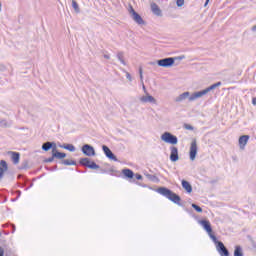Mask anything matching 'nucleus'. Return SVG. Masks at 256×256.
I'll return each instance as SVG.
<instances>
[{"instance_id":"nucleus-28","label":"nucleus","mask_w":256,"mask_h":256,"mask_svg":"<svg viewBox=\"0 0 256 256\" xmlns=\"http://www.w3.org/2000/svg\"><path fill=\"white\" fill-rule=\"evenodd\" d=\"M157 193H173L169 188L160 187L156 189Z\"/></svg>"},{"instance_id":"nucleus-34","label":"nucleus","mask_w":256,"mask_h":256,"mask_svg":"<svg viewBox=\"0 0 256 256\" xmlns=\"http://www.w3.org/2000/svg\"><path fill=\"white\" fill-rule=\"evenodd\" d=\"M176 5L177 7H183V5H185V0H177Z\"/></svg>"},{"instance_id":"nucleus-26","label":"nucleus","mask_w":256,"mask_h":256,"mask_svg":"<svg viewBox=\"0 0 256 256\" xmlns=\"http://www.w3.org/2000/svg\"><path fill=\"white\" fill-rule=\"evenodd\" d=\"M62 165H77V162L75 160H69V159H65L61 161Z\"/></svg>"},{"instance_id":"nucleus-43","label":"nucleus","mask_w":256,"mask_h":256,"mask_svg":"<svg viewBox=\"0 0 256 256\" xmlns=\"http://www.w3.org/2000/svg\"><path fill=\"white\" fill-rule=\"evenodd\" d=\"M252 105H256V98H252Z\"/></svg>"},{"instance_id":"nucleus-45","label":"nucleus","mask_w":256,"mask_h":256,"mask_svg":"<svg viewBox=\"0 0 256 256\" xmlns=\"http://www.w3.org/2000/svg\"><path fill=\"white\" fill-rule=\"evenodd\" d=\"M142 85H143V90L146 91L145 84H142Z\"/></svg>"},{"instance_id":"nucleus-15","label":"nucleus","mask_w":256,"mask_h":256,"mask_svg":"<svg viewBox=\"0 0 256 256\" xmlns=\"http://www.w3.org/2000/svg\"><path fill=\"white\" fill-rule=\"evenodd\" d=\"M151 11L154 15H157V17L163 16V12L161 11V8H159V5H157V3L151 4Z\"/></svg>"},{"instance_id":"nucleus-22","label":"nucleus","mask_w":256,"mask_h":256,"mask_svg":"<svg viewBox=\"0 0 256 256\" xmlns=\"http://www.w3.org/2000/svg\"><path fill=\"white\" fill-rule=\"evenodd\" d=\"M61 149H66L67 151H70L71 153L75 152V146L73 144H64L60 145Z\"/></svg>"},{"instance_id":"nucleus-20","label":"nucleus","mask_w":256,"mask_h":256,"mask_svg":"<svg viewBox=\"0 0 256 256\" xmlns=\"http://www.w3.org/2000/svg\"><path fill=\"white\" fill-rule=\"evenodd\" d=\"M182 187L187 191L188 193H193V186H191V183L187 180H182Z\"/></svg>"},{"instance_id":"nucleus-33","label":"nucleus","mask_w":256,"mask_h":256,"mask_svg":"<svg viewBox=\"0 0 256 256\" xmlns=\"http://www.w3.org/2000/svg\"><path fill=\"white\" fill-rule=\"evenodd\" d=\"M12 123L7 122V120H1L0 121V127H9Z\"/></svg>"},{"instance_id":"nucleus-23","label":"nucleus","mask_w":256,"mask_h":256,"mask_svg":"<svg viewBox=\"0 0 256 256\" xmlns=\"http://www.w3.org/2000/svg\"><path fill=\"white\" fill-rule=\"evenodd\" d=\"M117 59L120 61V63H122V65H127V62H125V53L118 52Z\"/></svg>"},{"instance_id":"nucleus-46","label":"nucleus","mask_w":256,"mask_h":256,"mask_svg":"<svg viewBox=\"0 0 256 256\" xmlns=\"http://www.w3.org/2000/svg\"><path fill=\"white\" fill-rule=\"evenodd\" d=\"M16 193H21V190H17Z\"/></svg>"},{"instance_id":"nucleus-1","label":"nucleus","mask_w":256,"mask_h":256,"mask_svg":"<svg viewBox=\"0 0 256 256\" xmlns=\"http://www.w3.org/2000/svg\"><path fill=\"white\" fill-rule=\"evenodd\" d=\"M185 59V56H178V57H168V58H163L160 60H157V65L159 67H173L175 65V61H183Z\"/></svg>"},{"instance_id":"nucleus-40","label":"nucleus","mask_w":256,"mask_h":256,"mask_svg":"<svg viewBox=\"0 0 256 256\" xmlns=\"http://www.w3.org/2000/svg\"><path fill=\"white\" fill-rule=\"evenodd\" d=\"M0 256H5V249L0 246Z\"/></svg>"},{"instance_id":"nucleus-4","label":"nucleus","mask_w":256,"mask_h":256,"mask_svg":"<svg viewBox=\"0 0 256 256\" xmlns=\"http://www.w3.org/2000/svg\"><path fill=\"white\" fill-rule=\"evenodd\" d=\"M161 139L162 141H164V143H169L170 145H177V143L179 142L177 136L173 135L170 132H164L161 135Z\"/></svg>"},{"instance_id":"nucleus-8","label":"nucleus","mask_w":256,"mask_h":256,"mask_svg":"<svg viewBox=\"0 0 256 256\" xmlns=\"http://www.w3.org/2000/svg\"><path fill=\"white\" fill-rule=\"evenodd\" d=\"M216 250L218 251L220 256H229V250L227 247H225V244L223 242H218V245H216Z\"/></svg>"},{"instance_id":"nucleus-2","label":"nucleus","mask_w":256,"mask_h":256,"mask_svg":"<svg viewBox=\"0 0 256 256\" xmlns=\"http://www.w3.org/2000/svg\"><path fill=\"white\" fill-rule=\"evenodd\" d=\"M214 89H217V86L215 84H212L211 86H209L208 88H206L204 90L194 92L189 97V101H195V99H199V98L203 97V95H207V93H209L210 91H213Z\"/></svg>"},{"instance_id":"nucleus-32","label":"nucleus","mask_w":256,"mask_h":256,"mask_svg":"<svg viewBox=\"0 0 256 256\" xmlns=\"http://www.w3.org/2000/svg\"><path fill=\"white\" fill-rule=\"evenodd\" d=\"M147 179H149L150 181H159V178H157V176L155 175H151V174H146Z\"/></svg>"},{"instance_id":"nucleus-48","label":"nucleus","mask_w":256,"mask_h":256,"mask_svg":"<svg viewBox=\"0 0 256 256\" xmlns=\"http://www.w3.org/2000/svg\"><path fill=\"white\" fill-rule=\"evenodd\" d=\"M0 11H1V2H0Z\"/></svg>"},{"instance_id":"nucleus-35","label":"nucleus","mask_w":256,"mask_h":256,"mask_svg":"<svg viewBox=\"0 0 256 256\" xmlns=\"http://www.w3.org/2000/svg\"><path fill=\"white\" fill-rule=\"evenodd\" d=\"M184 129H187V131H193V126L190 124H184Z\"/></svg>"},{"instance_id":"nucleus-5","label":"nucleus","mask_w":256,"mask_h":256,"mask_svg":"<svg viewBox=\"0 0 256 256\" xmlns=\"http://www.w3.org/2000/svg\"><path fill=\"white\" fill-rule=\"evenodd\" d=\"M166 199H169L172 201V203H175L176 205H179L180 207L183 205L181 204V197L175 193H162Z\"/></svg>"},{"instance_id":"nucleus-41","label":"nucleus","mask_w":256,"mask_h":256,"mask_svg":"<svg viewBox=\"0 0 256 256\" xmlns=\"http://www.w3.org/2000/svg\"><path fill=\"white\" fill-rule=\"evenodd\" d=\"M104 59H111V56H109V54H104Z\"/></svg>"},{"instance_id":"nucleus-13","label":"nucleus","mask_w":256,"mask_h":256,"mask_svg":"<svg viewBox=\"0 0 256 256\" xmlns=\"http://www.w3.org/2000/svg\"><path fill=\"white\" fill-rule=\"evenodd\" d=\"M199 223L207 233H213V228L211 227V222H209V220H200Z\"/></svg>"},{"instance_id":"nucleus-10","label":"nucleus","mask_w":256,"mask_h":256,"mask_svg":"<svg viewBox=\"0 0 256 256\" xmlns=\"http://www.w3.org/2000/svg\"><path fill=\"white\" fill-rule=\"evenodd\" d=\"M102 151L104 152V155H106L108 159H111V161H117V156L113 154V151H111V149L107 147V145L102 146Z\"/></svg>"},{"instance_id":"nucleus-12","label":"nucleus","mask_w":256,"mask_h":256,"mask_svg":"<svg viewBox=\"0 0 256 256\" xmlns=\"http://www.w3.org/2000/svg\"><path fill=\"white\" fill-rule=\"evenodd\" d=\"M141 103H152L153 105H157V99L155 97L147 94L146 96H142L140 98Z\"/></svg>"},{"instance_id":"nucleus-44","label":"nucleus","mask_w":256,"mask_h":256,"mask_svg":"<svg viewBox=\"0 0 256 256\" xmlns=\"http://www.w3.org/2000/svg\"><path fill=\"white\" fill-rule=\"evenodd\" d=\"M208 3H209V0H206L204 7H207Z\"/></svg>"},{"instance_id":"nucleus-47","label":"nucleus","mask_w":256,"mask_h":256,"mask_svg":"<svg viewBox=\"0 0 256 256\" xmlns=\"http://www.w3.org/2000/svg\"><path fill=\"white\" fill-rule=\"evenodd\" d=\"M150 65H155V63L152 62V63H150Z\"/></svg>"},{"instance_id":"nucleus-42","label":"nucleus","mask_w":256,"mask_h":256,"mask_svg":"<svg viewBox=\"0 0 256 256\" xmlns=\"http://www.w3.org/2000/svg\"><path fill=\"white\" fill-rule=\"evenodd\" d=\"M216 87H221L222 83L221 82H217L214 84Z\"/></svg>"},{"instance_id":"nucleus-16","label":"nucleus","mask_w":256,"mask_h":256,"mask_svg":"<svg viewBox=\"0 0 256 256\" xmlns=\"http://www.w3.org/2000/svg\"><path fill=\"white\" fill-rule=\"evenodd\" d=\"M249 135H242L240 136L238 142H239V146L240 149H245V145H247V143H249Z\"/></svg>"},{"instance_id":"nucleus-29","label":"nucleus","mask_w":256,"mask_h":256,"mask_svg":"<svg viewBox=\"0 0 256 256\" xmlns=\"http://www.w3.org/2000/svg\"><path fill=\"white\" fill-rule=\"evenodd\" d=\"M72 7L76 13H80L81 9L79 8V4L77 3V1L72 0Z\"/></svg>"},{"instance_id":"nucleus-9","label":"nucleus","mask_w":256,"mask_h":256,"mask_svg":"<svg viewBox=\"0 0 256 256\" xmlns=\"http://www.w3.org/2000/svg\"><path fill=\"white\" fill-rule=\"evenodd\" d=\"M190 160L195 161V158L197 157V140H193L190 146Z\"/></svg>"},{"instance_id":"nucleus-18","label":"nucleus","mask_w":256,"mask_h":256,"mask_svg":"<svg viewBox=\"0 0 256 256\" xmlns=\"http://www.w3.org/2000/svg\"><path fill=\"white\" fill-rule=\"evenodd\" d=\"M122 173H123L124 177H126V179H133V177H135V173L133 172V170H131L129 168L123 169Z\"/></svg>"},{"instance_id":"nucleus-38","label":"nucleus","mask_w":256,"mask_h":256,"mask_svg":"<svg viewBox=\"0 0 256 256\" xmlns=\"http://www.w3.org/2000/svg\"><path fill=\"white\" fill-rule=\"evenodd\" d=\"M135 179H137V181H141V179H143V176L141 174H134Z\"/></svg>"},{"instance_id":"nucleus-14","label":"nucleus","mask_w":256,"mask_h":256,"mask_svg":"<svg viewBox=\"0 0 256 256\" xmlns=\"http://www.w3.org/2000/svg\"><path fill=\"white\" fill-rule=\"evenodd\" d=\"M9 166L7 165V161L1 160L0 161V181L3 179V176L5 175V171H8Z\"/></svg>"},{"instance_id":"nucleus-36","label":"nucleus","mask_w":256,"mask_h":256,"mask_svg":"<svg viewBox=\"0 0 256 256\" xmlns=\"http://www.w3.org/2000/svg\"><path fill=\"white\" fill-rule=\"evenodd\" d=\"M139 75H140L141 83L143 85V68L142 67L139 68Z\"/></svg>"},{"instance_id":"nucleus-49","label":"nucleus","mask_w":256,"mask_h":256,"mask_svg":"<svg viewBox=\"0 0 256 256\" xmlns=\"http://www.w3.org/2000/svg\"><path fill=\"white\" fill-rule=\"evenodd\" d=\"M54 169H57V166H54Z\"/></svg>"},{"instance_id":"nucleus-7","label":"nucleus","mask_w":256,"mask_h":256,"mask_svg":"<svg viewBox=\"0 0 256 256\" xmlns=\"http://www.w3.org/2000/svg\"><path fill=\"white\" fill-rule=\"evenodd\" d=\"M170 151V161H172V163L179 161V149L175 146H171Z\"/></svg>"},{"instance_id":"nucleus-17","label":"nucleus","mask_w":256,"mask_h":256,"mask_svg":"<svg viewBox=\"0 0 256 256\" xmlns=\"http://www.w3.org/2000/svg\"><path fill=\"white\" fill-rule=\"evenodd\" d=\"M190 95H191V93L184 92V93L180 94L178 97H176L175 101H176V103H181V102L185 101V99L191 97Z\"/></svg>"},{"instance_id":"nucleus-25","label":"nucleus","mask_w":256,"mask_h":256,"mask_svg":"<svg viewBox=\"0 0 256 256\" xmlns=\"http://www.w3.org/2000/svg\"><path fill=\"white\" fill-rule=\"evenodd\" d=\"M234 256H243V248L241 246H235Z\"/></svg>"},{"instance_id":"nucleus-27","label":"nucleus","mask_w":256,"mask_h":256,"mask_svg":"<svg viewBox=\"0 0 256 256\" xmlns=\"http://www.w3.org/2000/svg\"><path fill=\"white\" fill-rule=\"evenodd\" d=\"M210 239H212L213 243H215V245H219V243H222L221 241L217 240V236H215V234H213V232L208 233Z\"/></svg>"},{"instance_id":"nucleus-19","label":"nucleus","mask_w":256,"mask_h":256,"mask_svg":"<svg viewBox=\"0 0 256 256\" xmlns=\"http://www.w3.org/2000/svg\"><path fill=\"white\" fill-rule=\"evenodd\" d=\"M9 154L11 155V159H12L14 165H17L19 163L21 154H19V152H13V151H10Z\"/></svg>"},{"instance_id":"nucleus-37","label":"nucleus","mask_w":256,"mask_h":256,"mask_svg":"<svg viewBox=\"0 0 256 256\" xmlns=\"http://www.w3.org/2000/svg\"><path fill=\"white\" fill-rule=\"evenodd\" d=\"M55 157H53V152H52V157L48 158L45 160V163H53Z\"/></svg>"},{"instance_id":"nucleus-50","label":"nucleus","mask_w":256,"mask_h":256,"mask_svg":"<svg viewBox=\"0 0 256 256\" xmlns=\"http://www.w3.org/2000/svg\"><path fill=\"white\" fill-rule=\"evenodd\" d=\"M0 237H1V232H0Z\"/></svg>"},{"instance_id":"nucleus-39","label":"nucleus","mask_w":256,"mask_h":256,"mask_svg":"<svg viewBox=\"0 0 256 256\" xmlns=\"http://www.w3.org/2000/svg\"><path fill=\"white\" fill-rule=\"evenodd\" d=\"M126 78L128 79V81H133L129 72H126Z\"/></svg>"},{"instance_id":"nucleus-21","label":"nucleus","mask_w":256,"mask_h":256,"mask_svg":"<svg viewBox=\"0 0 256 256\" xmlns=\"http://www.w3.org/2000/svg\"><path fill=\"white\" fill-rule=\"evenodd\" d=\"M52 153L55 159H65V157H67V154L65 152H59L58 150H55Z\"/></svg>"},{"instance_id":"nucleus-11","label":"nucleus","mask_w":256,"mask_h":256,"mask_svg":"<svg viewBox=\"0 0 256 256\" xmlns=\"http://www.w3.org/2000/svg\"><path fill=\"white\" fill-rule=\"evenodd\" d=\"M52 149L53 151H57V144L55 142H45L42 144V150L43 151H49Z\"/></svg>"},{"instance_id":"nucleus-24","label":"nucleus","mask_w":256,"mask_h":256,"mask_svg":"<svg viewBox=\"0 0 256 256\" xmlns=\"http://www.w3.org/2000/svg\"><path fill=\"white\" fill-rule=\"evenodd\" d=\"M79 163H80V165H82V167H89V165L91 163V159H89V158H81Z\"/></svg>"},{"instance_id":"nucleus-6","label":"nucleus","mask_w":256,"mask_h":256,"mask_svg":"<svg viewBox=\"0 0 256 256\" xmlns=\"http://www.w3.org/2000/svg\"><path fill=\"white\" fill-rule=\"evenodd\" d=\"M81 151L86 157H95V148L89 144H84Z\"/></svg>"},{"instance_id":"nucleus-3","label":"nucleus","mask_w":256,"mask_h":256,"mask_svg":"<svg viewBox=\"0 0 256 256\" xmlns=\"http://www.w3.org/2000/svg\"><path fill=\"white\" fill-rule=\"evenodd\" d=\"M128 12H129L131 19H133V21H135V23H137V25H145V20H143L141 15H139V13H137L135 11V9L133 8L132 5H129Z\"/></svg>"},{"instance_id":"nucleus-31","label":"nucleus","mask_w":256,"mask_h":256,"mask_svg":"<svg viewBox=\"0 0 256 256\" xmlns=\"http://www.w3.org/2000/svg\"><path fill=\"white\" fill-rule=\"evenodd\" d=\"M192 208L195 209V211H197V213H203V208H201L199 205L193 203L192 204Z\"/></svg>"},{"instance_id":"nucleus-30","label":"nucleus","mask_w":256,"mask_h":256,"mask_svg":"<svg viewBox=\"0 0 256 256\" xmlns=\"http://www.w3.org/2000/svg\"><path fill=\"white\" fill-rule=\"evenodd\" d=\"M88 169H100L99 164L95 163V162H90V165H88Z\"/></svg>"}]
</instances>
